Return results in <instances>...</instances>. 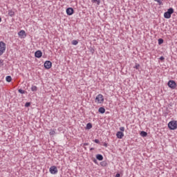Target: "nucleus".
<instances>
[{
	"label": "nucleus",
	"mask_w": 177,
	"mask_h": 177,
	"mask_svg": "<svg viewBox=\"0 0 177 177\" xmlns=\"http://www.w3.org/2000/svg\"><path fill=\"white\" fill-rule=\"evenodd\" d=\"M94 142L97 144H99L100 142V140L99 139H95L94 140Z\"/></svg>",
	"instance_id": "cd10ccee"
},
{
	"label": "nucleus",
	"mask_w": 177,
	"mask_h": 177,
	"mask_svg": "<svg viewBox=\"0 0 177 177\" xmlns=\"http://www.w3.org/2000/svg\"><path fill=\"white\" fill-rule=\"evenodd\" d=\"M96 158L100 160V161H102L104 160V157L102 154H97L96 155Z\"/></svg>",
	"instance_id": "ddd939ff"
},
{
	"label": "nucleus",
	"mask_w": 177,
	"mask_h": 177,
	"mask_svg": "<svg viewBox=\"0 0 177 177\" xmlns=\"http://www.w3.org/2000/svg\"><path fill=\"white\" fill-rule=\"evenodd\" d=\"M140 67V64L138 63H136L135 66L133 67V68L136 69V70H139Z\"/></svg>",
	"instance_id": "412c9836"
},
{
	"label": "nucleus",
	"mask_w": 177,
	"mask_h": 177,
	"mask_svg": "<svg viewBox=\"0 0 177 177\" xmlns=\"http://www.w3.org/2000/svg\"><path fill=\"white\" fill-rule=\"evenodd\" d=\"M163 43H164L163 39H158V44H159V45H161V44H162Z\"/></svg>",
	"instance_id": "b1692460"
},
{
	"label": "nucleus",
	"mask_w": 177,
	"mask_h": 177,
	"mask_svg": "<svg viewBox=\"0 0 177 177\" xmlns=\"http://www.w3.org/2000/svg\"><path fill=\"white\" fill-rule=\"evenodd\" d=\"M78 41L77 40H73L72 41V44L73 45V46H77V44H78Z\"/></svg>",
	"instance_id": "4be33fe9"
},
{
	"label": "nucleus",
	"mask_w": 177,
	"mask_h": 177,
	"mask_svg": "<svg viewBox=\"0 0 177 177\" xmlns=\"http://www.w3.org/2000/svg\"><path fill=\"white\" fill-rule=\"evenodd\" d=\"M98 112L100 113H102V114H104V113H105V112H106V109H105V108H104V107H100V108L98 109Z\"/></svg>",
	"instance_id": "f8f14e48"
},
{
	"label": "nucleus",
	"mask_w": 177,
	"mask_h": 177,
	"mask_svg": "<svg viewBox=\"0 0 177 177\" xmlns=\"http://www.w3.org/2000/svg\"><path fill=\"white\" fill-rule=\"evenodd\" d=\"M66 15L68 16H71L74 14V9L73 8H68L66 10Z\"/></svg>",
	"instance_id": "6e6552de"
},
{
	"label": "nucleus",
	"mask_w": 177,
	"mask_h": 177,
	"mask_svg": "<svg viewBox=\"0 0 177 177\" xmlns=\"http://www.w3.org/2000/svg\"><path fill=\"white\" fill-rule=\"evenodd\" d=\"M88 143H84V145H88Z\"/></svg>",
	"instance_id": "c9c22d12"
},
{
	"label": "nucleus",
	"mask_w": 177,
	"mask_h": 177,
	"mask_svg": "<svg viewBox=\"0 0 177 177\" xmlns=\"http://www.w3.org/2000/svg\"><path fill=\"white\" fill-rule=\"evenodd\" d=\"M124 133L122 131H118L116 133V137L118 139H122L124 138Z\"/></svg>",
	"instance_id": "1a4fd4ad"
},
{
	"label": "nucleus",
	"mask_w": 177,
	"mask_h": 177,
	"mask_svg": "<svg viewBox=\"0 0 177 177\" xmlns=\"http://www.w3.org/2000/svg\"><path fill=\"white\" fill-rule=\"evenodd\" d=\"M6 82H11V81H12V77L11 76H6Z\"/></svg>",
	"instance_id": "aec40b11"
},
{
	"label": "nucleus",
	"mask_w": 177,
	"mask_h": 177,
	"mask_svg": "<svg viewBox=\"0 0 177 177\" xmlns=\"http://www.w3.org/2000/svg\"><path fill=\"white\" fill-rule=\"evenodd\" d=\"M0 22H1V18L0 17Z\"/></svg>",
	"instance_id": "e433bc0d"
},
{
	"label": "nucleus",
	"mask_w": 177,
	"mask_h": 177,
	"mask_svg": "<svg viewBox=\"0 0 177 177\" xmlns=\"http://www.w3.org/2000/svg\"><path fill=\"white\" fill-rule=\"evenodd\" d=\"M18 35H19V37H21V38H23L24 37H26V31L24 30H20V31L18 32Z\"/></svg>",
	"instance_id": "9b49d317"
},
{
	"label": "nucleus",
	"mask_w": 177,
	"mask_h": 177,
	"mask_svg": "<svg viewBox=\"0 0 177 177\" xmlns=\"http://www.w3.org/2000/svg\"><path fill=\"white\" fill-rule=\"evenodd\" d=\"M55 133H56V131L55 129H50V132H49L50 136H54L55 135Z\"/></svg>",
	"instance_id": "6ab92c4d"
},
{
	"label": "nucleus",
	"mask_w": 177,
	"mask_h": 177,
	"mask_svg": "<svg viewBox=\"0 0 177 177\" xmlns=\"http://www.w3.org/2000/svg\"><path fill=\"white\" fill-rule=\"evenodd\" d=\"M101 165L104 166V162H101Z\"/></svg>",
	"instance_id": "f704fd0d"
},
{
	"label": "nucleus",
	"mask_w": 177,
	"mask_h": 177,
	"mask_svg": "<svg viewBox=\"0 0 177 177\" xmlns=\"http://www.w3.org/2000/svg\"><path fill=\"white\" fill-rule=\"evenodd\" d=\"M3 66V59H0V66Z\"/></svg>",
	"instance_id": "c85d7f7f"
},
{
	"label": "nucleus",
	"mask_w": 177,
	"mask_h": 177,
	"mask_svg": "<svg viewBox=\"0 0 177 177\" xmlns=\"http://www.w3.org/2000/svg\"><path fill=\"white\" fill-rule=\"evenodd\" d=\"M30 106V102H26V104H25V106L26 107H29Z\"/></svg>",
	"instance_id": "bb28decb"
},
{
	"label": "nucleus",
	"mask_w": 177,
	"mask_h": 177,
	"mask_svg": "<svg viewBox=\"0 0 177 177\" xmlns=\"http://www.w3.org/2000/svg\"><path fill=\"white\" fill-rule=\"evenodd\" d=\"M31 91H33V92L37 91V86H35V85H32V86H31Z\"/></svg>",
	"instance_id": "a211bd4d"
},
{
	"label": "nucleus",
	"mask_w": 177,
	"mask_h": 177,
	"mask_svg": "<svg viewBox=\"0 0 177 177\" xmlns=\"http://www.w3.org/2000/svg\"><path fill=\"white\" fill-rule=\"evenodd\" d=\"M155 2H157L160 6L162 4V1L161 0H154Z\"/></svg>",
	"instance_id": "393cba45"
},
{
	"label": "nucleus",
	"mask_w": 177,
	"mask_h": 177,
	"mask_svg": "<svg viewBox=\"0 0 177 177\" xmlns=\"http://www.w3.org/2000/svg\"><path fill=\"white\" fill-rule=\"evenodd\" d=\"M96 162H97V160H94V162H95V163H96Z\"/></svg>",
	"instance_id": "4c0bfd02"
},
{
	"label": "nucleus",
	"mask_w": 177,
	"mask_h": 177,
	"mask_svg": "<svg viewBox=\"0 0 177 177\" xmlns=\"http://www.w3.org/2000/svg\"><path fill=\"white\" fill-rule=\"evenodd\" d=\"M174 14V8H170L167 10V12L164 13V17L165 19H171V15Z\"/></svg>",
	"instance_id": "7ed1b4c3"
},
{
	"label": "nucleus",
	"mask_w": 177,
	"mask_h": 177,
	"mask_svg": "<svg viewBox=\"0 0 177 177\" xmlns=\"http://www.w3.org/2000/svg\"><path fill=\"white\" fill-rule=\"evenodd\" d=\"M49 172L51 174H57L58 173V169H57V166L53 165V166L50 167Z\"/></svg>",
	"instance_id": "39448f33"
},
{
	"label": "nucleus",
	"mask_w": 177,
	"mask_h": 177,
	"mask_svg": "<svg viewBox=\"0 0 177 177\" xmlns=\"http://www.w3.org/2000/svg\"><path fill=\"white\" fill-rule=\"evenodd\" d=\"M104 102V96L102 94H98L95 98V103L96 104H102Z\"/></svg>",
	"instance_id": "f257e3e1"
},
{
	"label": "nucleus",
	"mask_w": 177,
	"mask_h": 177,
	"mask_svg": "<svg viewBox=\"0 0 177 177\" xmlns=\"http://www.w3.org/2000/svg\"><path fill=\"white\" fill-rule=\"evenodd\" d=\"M15 15V12L12 10H8V15L11 17H14Z\"/></svg>",
	"instance_id": "2eb2a0df"
},
{
	"label": "nucleus",
	"mask_w": 177,
	"mask_h": 177,
	"mask_svg": "<svg viewBox=\"0 0 177 177\" xmlns=\"http://www.w3.org/2000/svg\"><path fill=\"white\" fill-rule=\"evenodd\" d=\"M44 66L46 69L49 70L52 68L53 64L50 61H46Z\"/></svg>",
	"instance_id": "0eeeda50"
},
{
	"label": "nucleus",
	"mask_w": 177,
	"mask_h": 177,
	"mask_svg": "<svg viewBox=\"0 0 177 177\" xmlns=\"http://www.w3.org/2000/svg\"><path fill=\"white\" fill-rule=\"evenodd\" d=\"M140 136H141L142 137H147V136H148V133H147V132H146V131H142L140 132Z\"/></svg>",
	"instance_id": "f3484780"
},
{
	"label": "nucleus",
	"mask_w": 177,
	"mask_h": 177,
	"mask_svg": "<svg viewBox=\"0 0 177 177\" xmlns=\"http://www.w3.org/2000/svg\"><path fill=\"white\" fill-rule=\"evenodd\" d=\"M92 3H97V6H100L101 3L100 0H91Z\"/></svg>",
	"instance_id": "dca6fc26"
},
{
	"label": "nucleus",
	"mask_w": 177,
	"mask_h": 177,
	"mask_svg": "<svg viewBox=\"0 0 177 177\" xmlns=\"http://www.w3.org/2000/svg\"><path fill=\"white\" fill-rule=\"evenodd\" d=\"M93 128V124L91 122L86 124V129L90 130Z\"/></svg>",
	"instance_id": "4468645a"
},
{
	"label": "nucleus",
	"mask_w": 177,
	"mask_h": 177,
	"mask_svg": "<svg viewBox=\"0 0 177 177\" xmlns=\"http://www.w3.org/2000/svg\"><path fill=\"white\" fill-rule=\"evenodd\" d=\"M120 131L122 132H124L125 131V127H120Z\"/></svg>",
	"instance_id": "a878e982"
},
{
	"label": "nucleus",
	"mask_w": 177,
	"mask_h": 177,
	"mask_svg": "<svg viewBox=\"0 0 177 177\" xmlns=\"http://www.w3.org/2000/svg\"><path fill=\"white\" fill-rule=\"evenodd\" d=\"M104 146L105 147H108L107 143H104Z\"/></svg>",
	"instance_id": "2f4dec72"
},
{
	"label": "nucleus",
	"mask_w": 177,
	"mask_h": 177,
	"mask_svg": "<svg viewBox=\"0 0 177 177\" xmlns=\"http://www.w3.org/2000/svg\"><path fill=\"white\" fill-rule=\"evenodd\" d=\"M160 59L161 61H163V60H165V57H164L163 56H161V57H160Z\"/></svg>",
	"instance_id": "c756f323"
},
{
	"label": "nucleus",
	"mask_w": 177,
	"mask_h": 177,
	"mask_svg": "<svg viewBox=\"0 0 177 177\" xmlns=\"http://www.w3.org/2000/svg\"><path fill=\"white\" fill-rule=\"evenodd\" d=\"M101 165L104 166V162H101Z\"/></svg>",
	"instance_id": "72a5a7b5"
},
{
	"label": "nucleus",
	"mask_w": 177,
	"mask_h": 177,
	"mask_svg": "<svg viewBox=\"0 0 177 177\" xmlns=\"http://www.w3.org/2000/svg\"><path fill=\"white\" fill-rule=\"evenodd\" d=\"M18 92H19V93H21V94H25V93H26V91H24V90L21 89V88H19V89L18 90Z\"/></svg>",
	"instance_id": "5701e85b"
},
{
	"label": "nucleus",
	"mask_w": 177,
	"mask_h": 177,
	"mask_svg": "<svg viewBox=\"0 0 177 177\" xmlns=\"http://www.w3.org/2000/svg\"><path fill=\"white\" fill-rule=\"evenodd\" d=\"M115 177H120V174H116Z\"/></svg>",
	"instance_id": "7c9ffc66"
},
{
	"label": "nucleus",
	"mask_w": 177,
	"mask_h": 177,
	"mask_svg": "<svg viewBox=\"0 0 177 177\" xmlns=\"http://www.w3.org/2000/svg\"><path fill=\"white\" fill-rule=\"evenodd\" d=\"M168 127L170 130H176L177 129V121L171 120L168 123Z\"/></svg>",
	"instance_id": "f03ea898"
},
{
	"label": "nucleus",
	"mask_w": 177,
	"mask_h": 177,
	"mask_svg": "<svg viewBox=\"0 0 177 177\" xmlns=\"http://www.w3.org/2000/svg\"><path fill=\"white\" fill-rule=\"evenodd\" d=\"M90 150H91V151H93V150H94V148H93V147H91V148L90 149Z\"/></svg>",
	"instance_id": "473e14b6"
},
{
	"label": "nucleus",
	"mask_w": 177,
	"mask_h": 177,
	"mask_svg": "<svg viewBox=\"0 0 177 177\" xmlns=\"http://www.w3.org/2000/svg\"><path fill=\"white\" fill-rule=\"evenodd\" d=\"M6 50V44L3 41H0V56H1Z\"/></svg>",
	"instance_id": "20e7f679"
},
{
	"label": "nucleus",
	"mask_w": 177,
	"mask_h": 177,
	"mask_svg": "<svg viewBox=\"0 0 177 177\" xmlns=\"http://www.w3.org/2000/svg\"><path fill=\"white\" fill-rule=\"evenodd\" d=\"M42 52L41 50H37L35 53V57L36 58H41L42 57Z\"/></svg>",
	"instance_id": "9d476101"
},
{
	"label": "nucleus",
	"mask_w": 177,
	"mask_h": 177,
	"mask_svg": "<svg viewBox=\"0 0 177 177\" xmlns=\"http://www.w3.org/2000/svg\"><path fill=\"white\" fill-rule=\"evenodd\" d=\"M168 86L171 89H175L176 88V82L174 80H169L168 82Z\"/></svg>",
	"instance_id": "423d86ee"
}]
</instances>
